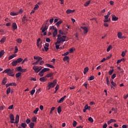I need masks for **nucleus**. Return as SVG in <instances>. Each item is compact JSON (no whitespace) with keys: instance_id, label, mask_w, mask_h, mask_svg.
<instances>
[{"instance_id":"f257e3e1","label":"nucleus","mask_w":128,"mask_h":128,"mask_svg":"<svg viewBox=\"0 0 128 128\" xmlns=\"http://www.w3.org/2000/svg\"><path fill=\"white\" fill-rule=\"evenodd\" d=\"M58 33L59 34H58L57 41L55 42V44H62V42H66V36H62V34H65L62 30H59Z\"/></svg>"},{"instance_id":"f03ea898","label":"nucleus","mask_w":128,"mask_h":128,"mask_svg":"<svg viewBox=\"0 0 128 128\" xmlns=\"http://www.w3.org/2000/svg\"><path fill=\"white\" fill-rule=\"evenodd\" d=\"M9 118L10 120H12L10 122L11 124H18V122H20V116H18V114L16 115L15 118V122H14V114H10L9 116Z\"/></svg>"},{"instance_id":"7ed1b4c3","label":"nucleus","mask_w":128,"mask_h":128,"mask_svg":"<svg viewBox=\"0 0 128 128\" xmlns=\"http://www.w3.org/2000/svg\"><path fill=\"white\" fill-rule=\"evenodd\" d=\"M14 69L7 68L5 70L2 72L3 74H8L9 76H14Z\"/></svg>"},{"instance_id":"20e7f679","label":"nucleus","mask_w":128,"mask_h":128,"mask_svg":"<svg viewBox=\"0 0 128 128\" xmlns=\"http://www.w3.org/2000/svg\"><path fill=\"white\" fill-rule=\"evenodd\" d=\"M57 82H58V80H54L52 82H48V84L47 85L48 88V90H50V88H54Z\"/></svg>"},{"instance_id":"39448f33","label":"nucleus","mask_w":128,"mask_h":128,"mask_svg":"<svg viewBox=\"0 0 128 128\" xmlns=\"http://www.w3.org/2000/svg\"><path fill=\"white\" fill-rule=\"evenodd\" d=\"M32 69L36 74H38V72L40 70H42V68H40V66H34L32 67Z\"/></svg>"},{"instance_id":"423d86ee","label":"nucleus","mask_w":128,"mask_h":128,"mask_svg":"<svg viewBox=\"0 0 128 128\" xmlns=\"http://www.w3.org/2000/svg\"><path fill=\"white\" fill-rule=\"evenodd\" d=\"M40 38H38L37 40V46H38V48H42V42L40 44Z\"/></svg>"},{"instance_id":"0eeeda50","label":"nucleus","mask_w":128,"mask_h":128,"mask_svg":"<svg viewBox=\"0 0 128 128\" xmlns=\"http://www.w3.org/2000/svg\"><path fill=\"white\" fill-rule=\"evenodd\" d=\"M80 28H82L84 30V34H86L88 32V28L86 26H80Z\"/></svg>"},{"instance_id":"6e6552de","label":"nucleus","mask_w":128,"mask_h":128,"mask_svg":"<svg viewBox=\"0 0 128 128\" xmlns=\"http://www.w3.org/2000/svg\"><path fill=\"white\" fill-rule=\"evenodd\" d=\"M18 86V84H16V82L9 83V84H6V88H8V86Z\"/></svg>"},{"instance_id":"1a4fd4ad","label":"nucleus","mask_w":128,"mask_h":128,"mask_svg":"<svg viewBox=\"0 0 128 128\" xmlns=\"http://www.w3.org/2000/svg\"><path fill=\"white\" fill-rule=\"evenodd\" d=\"M40 82H46L48 80V78H46V76L41 77L39 79Z\"/></svg>"},{"instance_id":"9d476101","label":"nucleus","mask_w":128,"mask_h":128,"mask_svg":"<svg viewBox=\"0 0 128 128\" xmlns=\"http://www.w3.org/2000/svg\"><path fill=\"white\" fill-rule=\"evenodd\" d=\"M34 60H37V62H40V60H42V58L40 56H34Z\"/></svg>"},{"instance_id":"9b49d317","label":"nucleus","mask_w":128,"mask_h":128,"mask_svg":"<svg viewBox=\"0 0 128 128\" xmlns=\"http://www.w3.org/2000/svg\"><path fill=\"white\" fill-rule=\"evenodd\" d=\"M66 98V96H64L63 97H62L59 101L58 102V104H62V102H64V98Z\"/></svg>"},{"instance_id":"f8f14e48","label":"nucleus","mask_w":128,"mask_h":128,"mask_svg":"<svg viewBox=\"0 0 128 128\" xmlns=\"http://www.w3.org/2000/svg\"><path fill=\"white\" fill-rule=\"evenodd\" d=\"M112 20H113L114 22H116V20H118V17H116V15L114 14H112Z\"/></svg>"},{"instance_id":"ddd939ff","label":"nucleus","mask_w":128,"mask_h":128,"mask_svg":"<svg viewBox=\"0 0 128 128\" xmlns=\"http://www.w3.org/2000/svg\"><path fill=\"white\" fill-rule=\"evenodd\" d=\"M63 60L64 62H70V56H65L64 58H63Z\"/></svg>"},{"instance_id":"4468645a","label":"nucleus","mask_w":128,"mask_h":128,"mask_svg":"<svg viewBox=\"0 0 128 128\" xmlns=\"http://www.w3.org/2000/svg\"><path fill=\"white\" fill-rule=\"evenodd\" d=\"M12 28L14 30L18 28V26H16V23L14 22L12 24Z\"/></svg>"},{"instance_id":"2eb2a0df","label":"nucleus","mask_w":128,"mask_h":128,"mask_svg":"<svg viewBox=\"0 0 128 128\" xmlns=\"http://www.w3.org/2000/svg\"><path fill=\"white\" fill-rule=\"evenodd\" d=\"M46 78H52V76H54V73L53 72H50L48 74H47L46 76H45Z\"/></svg>"},{"instance_id":"dca6fc26","label":"nucleus","mask_w":128,"mask_h":128,"mask_svg":"<svg viewBox=\"0 0 128 128\" xmlns=\"http://www.w3.org/2000/svg\"><path fill=\"white\" fill-rule=\"evenodd\" d=\"M122 32H118V38H124V37L122 36Z\"/></svg>"},{"instance_id":"f3484780","label":"nucleus","mask_w":128,"mask_h":128,"mask_svg":"<svg viewBox=\"0 0 128 128\" xmlns=\"http://www.w3.org/2000/svg\"><path fill=\"white\" fill-rule=\"evenodd\" d=\"M16 54H13L8 56V60H12V58H16Z\"/></svg>"},{"instance_id":"a211bd4d","label":"nucleus","mask_w":128,"mask_h":128,"mask_svg":"<svg viewBox=\"0 0 128 128\" xmlns=\"http://www.w3.org/2000/svg\"><path fill=\"white\" fill-rule=\"evenodd\" d=\"M18 62L16 60H14L13 62H12V66H18Z\"/></svg>"},{"instance_id":"6ab92c4d","label":"nucleus","mask_w":128,"mask_h":128,"mask_svg":"<svg viewBox=\"0 0 128 128\" xmlns=\"http://www.w3.org/2000/svg\"><path fill=\"white\" fill-rule=\"evenodd\" d=\"M6 84V78H4L2 80V84L4 86Z\"/></svg>"},{"instance_id":"aec40b11","label":"nucleus","mask_w":128,"mask_h":128,"mask_svg":"<svg viewBox=\"0 0 128 128\" xmlns=\"http://www.w3.org/2000/svg\"><path fill=\"white\" fill-rule=\"evenodd\" d=\"M54 31L53 32V37L56 38V34H58V29H55Z\"/></svg>"},{"instance_id":"412c9836","label":"nucleus","mask_w":128,"mask_h":128,"mask_svg":"<svg viewBox=\"0 0 128 128\" xmlns=\"http://www.w3.org/2000/svg\"><path fill=\"white\" fill-rule=\"evenodd\" d=\"M62 24V20H60L56 24V26L58 28V26H60Z\"/></svg>"},{"instance_id":"4be33fe9","label":"nucleus","mask_w":128,"mask_h":128,"mask_svg":"<svg viewBox=\"0 0 128 128\" xmlns=\"http://www.w3.org/2000/svg\"><path fill=\"white\" fill-rule=\"evenodd\" d=\"M46 66H48V68H54V66L50 64H46Z\"/></svg>"},{"instance_id":"5701e85b","label":"nucleus","mask_w":128,"mask_h":128,"mask_svg":"<svg viewBox=\"0 0 128 128\" xmlns=\"http://www.w3.org/2000/svg\"><path fill=\"white\" fill-rule=\"evenodd\" d=\"M6 37L4 36L3 38H2L0 40V42H1V44H4V42H6Z\"/></svg>"},{"instance_id":"b1692460","label":"nucleus","mask_w":128,"mask_h":128,"mask_svg":"<svg viewBox=\"0 0 128 128\" xmlns=\"http://www.w3.org/2000/svg\"><path fill=\"white\" fill-rule=\"evenodd\" d=\"M110 83L112 84V86H114V88H116V82H114V80H110Z\"/></svg>"},{"instance_id":"393cba45","label":"nucleus","mask_w":128,"mask_h":128,"mask_svg":"<svg viewBox=\"0 0 128 128\" xmlns=\"http://www.w3.org/2000/svg\"><path fill=\"white\" fill-rule=\"evenodd\" d=\"M126 50H125V51H122V53L121 54L122 56V58H124V56H126Z\"/></svg>"},{"instance_id":"a878e982","label":"nucleus","mask_w":128,"mask_h":128,"mask_svg":"<svg viewBox=\"0 0 128 128\" xmlns=\"http://www.w3.org/2000/svg\"><path fill=\"white\" fill-rule=\"evenodd\" d=\"M10 15L12 16H18V12H12L10 13Z\"/></svg>"},{"instance_id":"bb28decb","label":"nucleus","mask_w":128,"mask_h":128,"mask_svg":"<svg viewBox=\"0 0 128 128\" xmlns=\"http://www.w3.org/2000/svg\"><path fill=\"white\" fill-rule=\"evenodd\" d=\"M22 60H23L22 58H20L16 60V62H17L18 64H20V62H22Z\"/></svg>"},{"instance_id":"cd10ccee","label":"nucleus","mask_w":128,"mask_h":128,"mask_svg":"<svg viewBox=\"0 0 128 128\" xmlns=\"http://www.w3.org/2000/svg\"><path fill=\"white\" fill-rule=\"evenodd\" d=\"M57 112L58 114H60L62 112V107L59 106L57 108Z\"/></svg>"},{"instance_id":"c85d7f7f","label":"nucleus","mask_w":128,"mask_h":128,"mask_svg":"<svg viewBox=\"0 0 128 128\" xmlns=\"http://www.w3.org/2000/svg\"><path fill=\"white\" fill-rule=\"evenodd\" d=\"M42 70V71L44 74V72H48V70H50V68H44Z\"/></svg>"},{"instance_id":"c756f323","label":"nucleus","mask_w":128,"mask_h":128,"mask_svg":"<svg viewBox=\"0 0 128 128\" xmlns=\"http://www.w3.org/2000/svg\"><path fill=\"white\" fill-rule=\"evenodd\" d=\"M88 72V67H86L84 68V74H86Z\"/></svg>"},{"instance_id":"7c9ffc66","label":"nucleus","mask_w":128,"mask_h":128,"mask_svg":"<svg viewBox=\"0 0 128 128\" xmlns=\"http://www.w3.org/2000/svg\"><path fill=\"white\" fill-rule=\"evenodd\" d=\"M39 8H40V6L38 4H36L35 5V6L34 8V10H38Z\"/></svg>"},{"instance_id":"2f4dec72","label":"nucleus","mask_w":128,"mask_h":128,"mask_svg":"<svg viewBox=\"0 0 128 128\" xmlns=\"http://www.w3.org/2000/svg\"><path fill=\"white\" fill-rule=\"evenodd\" d=\"M26 20H28V19H26V16H24L22 18V22H24Z\"/></svg>"},{"instance_id":"473e14b6","label":"nucleus","mask_w":128,"mask_h":128,"mask_svg":"<svg viewBox=\"0 0 128 128\" xmlns=\"http://www.w3.org/2000/svg\"><path fill=\"white\" fill-rule=\"evenodd\" d=\"M90 4V0H88L86 2V3L84 4V6H88Z\"/></svg>"},{"instance_id":"72a5a7b5","label":"nucleus","mask_w":128,"mask_h":128,"mask_svg":"<svg viewBox=\"0 0 128 128\" xmlns=\"http://www.w3.org/2000/svg\"><path fill=\"white\" fill-rule=\"evenodd\" d=\"M4 50H2L0 52V58H2V56H4Z\"/></svg>"},{"instance_id":"f704fd0d","label":"nucleus","mask_w":128,"mask_h":128,"mask_svg":"<svg viewBox=\"0 0 128 128\" xmlns=\"http://www.w3.org/2000/svg\"><path fill=\"white\" fill-rule=\"evenodd\" d=\"M36 117L34 116L32 118V122H36Z\"/></svg>"},{"instance_id":"c9c22d12","label":"nucleus","mask_w":128,"mask_h":128,"mask_svg":"<svg viewBox=\"0 0 128 128\" xmlns=\"http://www.w3.org/2000/svg\"><path fill=\"white\" fill-rule=\"evenodd\" d=\"M20 76H22V72H18L16 74V78H20Z\"/></svg>"},{"instance_id":"e433bc0d","label":"nucleus","mask_w":128,"mask_h":128,"mask_svg":"<svg viewBox=\"0 0 128 128\" xmlns=\"http://www.w3.org/2000/svg\"><path fill=\"white\" fill-rule=\"evenodd\" d=\"M10 87H8L6 90V94H10Z\"/></svg>"},{"instance_id":"4c0bfd02","label":"nucleus","mask_w":128,"mask_h":128,"mask_svg":"<svg viewBox=\"0 0 128 128\" xmlns=\"http://www.w3.org/2000/svg\"><path fill=\"white\" fill-rule=\"evenodd\" d=\"M40 109L38 108H36V110L34 111V114H38V110Z\"/></svg>"},{"instance_id":"58836bf2","label":"nucleus","mask_w":128,"mask_h":128,"mask_svg":"<svg viewBox=\"0 0 128 128\" xmlns=\"http://www.w3.org/2000/svg\"><path fill=\"white\" fill-rule=\"evenodd\" d=\"M30 128H34V123L30 122Z\"/></svg>"},{"instance_id":"ea45409f","label":"nucleus","mask_w":128,"mask_h":128,"mask_svg":"<svg viewBox=\"0 0 128 128\" xmlns=\"http://www.w3.org/2000/svg\"><path fill=\"white\" fill-rule=\"evenodd\" d=\"M106 82L107 86H110V80H108V76L106 78Z\"/></svg>"},{"instance_id":"a19ab883","label":"nucleus","mask_w":128,"mask_h":128,"mask_svg":"<svg viewBox=\"0 0 128 128\" xmlns=\"http://www.w3.org/2000/svg\"><path fill=\"white\" fill-rule=\"evenodd\" d=\"M112 48V45H110L107 48V50H106L107 52H110V50Z\"/></svg>"},{"instance_id":"79ce46f5","label":"nucleus","mask_w":128,"mask_h":128,"mask_svg":"<svg viewBox=\"0 0 128 128\" xmlns=\"http://www.w3.org/2000/svg\"><path fill=\"white\" fill-rule=\"evenodd\" d=\"M114 69L110 70L108 72V74H110V76H112V72H114Z\"/></svg>"},{"instance_id":"37998d69","label":"nucleus","mask_w":128,"mask_h":128,"mask_svg":"<svg viewBox=\"0 0 128 128\" xmlns=\"http://www.w3.org/2000/svg\"><path fill=\"white\" fill-rule=\"evenodd\" d=\"M44 73L42 70L38 73V76H44Z\"/></svg>"},{"instance_id":"c03bdc74","label":"nucleus","mask_w":128,"mask_h":128,"mask_svg":"<svg viewBox=\"0 0 128 128\" xmlns=\"http://www.w3.org/2000/svg\"><path fill=\"white\" fill-rule=\"evenodd\" d=\"M16 68L18 72H22V66H19L18 67H16Z\"/></svg>"},{"instance_id":"a18cd8bd","label":"nucleus","mask_w":128,"mask_h":128,"mask_svg":"<svg viewBox=\"0 0 128 128\" xmlns=\"http://www.w3.org/2000/svg\"><path fill=\"white\" fill-rule=\"evenodd\" d=\"M34 92H36V90L33 89L30 91V94L32 96H34Z\"/></svg>"},{"instance_id":"49530a36","label":"nucleus","mask_w":128,"mask_h":128,"mask_svg":"<svg viewBox=\"0 0 128 128\" xmlns=\"http://www.w3.org/2000/svg\"><path fill=\"white\" fill-rule=\"evenodd\" d=\"M46 30H48V27H46V25L44 26V28L42 30V32H46Z\"/></svg>"},{"instance_id":"de8ad7c7","label":"nucleus","mask_w":128,"mask_h":128,"mask_svg":"<svg viewBox=\"0 0 128 128\" xmlns=\"http://www.w3.org/2000/svg\"><path fill=\"white\" fill-rule=\"evenodd\" d=\"M16 42H18V44H22V40L20 38H18L16 40Z\"/></svg>"},{"instance_id":"09e8293b","label":"nucleus","mask_w":128,"mask_h":128,"mask_svg":"<svg viewBox=\"0 0 128 128\" xmlns=\"http://www.w3.org/2000/svg\"><path fill=\"white\" fill-rule=\"evenodd\" d=\"M22 12H24V10H22V9H20L19 10L18 12H17V13H18V14H22Z\"/></svg>"},{"instance_id":"8fccbe9b","label":"nucleus","mask_w":128,"mask_h":128,"mask_svg":"<svg viewBox=\"0 0 128 128\" xmlns=\"http://www.w3.org/2000/svg\"><path fill=\"white\" fill-rule=\"evenodd\" d=\"M76 120H74L73 122V124H72V126L74 127V128H76Z\"/></svg>"},{"instance_id":"3c124183","label":"nucleus","mask_w":128,"mask_h":128,"mask_svg":"<svg viewBox=\"0 0 128 128\" xmlns=\"http://www.w3.org/2000/svg\"><path fill=\"white\" fill-rule=\"evenodd\" d=\"M15 50H14V54H16L18 52V46H16L14 47Z\"/></svg>"},{"instance_id":"603ef678","label":"nucleus","mask_w":128,"mask_h":128,"mask_svg":"<svg viewBox=\"0 0 128 128\" xmlns=\"http://www.w3.org/2000/svg\"><path fill=\"white\" fill-rule=\"evenodd\" d=\"M21 126H22V128H26V124L22 123Z\"/></svg>"},{"instance_id":"864d4df0","label":"nucleus","mask_w":128,"mask_h":128,"mask_svg":"<svg viewBox=\"0 0 128 128\" xmlns=\"http://www.w3.org/2000/svg\"><path fill=\"white\" fill-rule=\"evenodd\" d=\"M94 80V76H92L89 78V80Z\"/></svg>"},{"instance_id":"5fc2aeb1","label":"nucleus","mask_w":128,"mask_h":128,"mask_svg":"<svg viewBox=\"0 0 128 128\" xmlns=\"http://www.w3.org/2000/svg\"><path fill=\"white\" fill-rule=\"evenodd\" d=\"M26 124H30V118H28L26 119Z\"/></svg>"},{"instance_id":"6e6d98bb","label":"nucleus","mask_w":128,"mask_h":128,"mask_svg":"<svg viewBox=\"0 0 128 128\" xmlns=\"http://www.w3.org/2000/svg\"><path fill=\"white\" fill-rule=\"evenodd\" d=\"M88 120L89 122H94V119H92V117H90V118H88Z\"/></svg>"},{"instance_id":"4d7b16f0","label":"nucleus","mask_w":128,"mask_h":128,"mask_svg":"<svg viewBox=\"0 0 128 128\" xmlns=\"http://www.w3.org/2000/svg\"><path fill=\"white\" fill-rule=\"evenodd\" d=\"M112 110H114L115 114H116L118 112V108L114 109V108H112Z\"/></svg>"},{"instance_id":"13d9d810","label":"nucleus","mask_w":128,"mask_h":128,"mask_svg":"<svg viewBox=\"0 0 128 128\" xmlns=\"http://www.w3.org/2000/svg\"><path fill=\"white\" fill-rule=\"evenodd\" d=\"M28 58H25L24 60H22V64H24L25 62H28Z\"/></svg>"},{"instance_id":"bf43d9fd","label":"nucleus","mask_w":128,"mask_h":128,"mask_svg":"<svg viewBox=\"0 0 128 128\" xmlns=\"http://www.w3.org/2000/svg\"><path fill=\"white\" fill-rule=\"evenodd\" d=\"M116 76V74H114L112 76V80H114Z\"/></svg>"},{"instance_id":"052dcab7","label":"nucleus","mask_w":128,"mask_h":128,"mask_svg":"<svg viewBox=\"0 0 128 128\" xmlns=\"http://www.w3.org/2000/svg\"><path fill=\"white\" fill-rule=\"evenodd\" d=\"M44 64V60H40L39 62V64L40 66H42V64Z\"/></svg>"},{"instance_id":"680f3d73","label":"nucleus","mask_w":128,"mask_h":128,"mask_svg":"<svg viewBox=\"0 0 128 128\" xmlns=\"http://www.w3.org/2000/svg\"><path fill=\"white\" fill-rule=\"evenodd\" d=\"M110 22V18H108L107 20H104V22Z\"/></svg>"},{"instance_id":"e2e57ef3","label":"nucleus","mask_w":128,"mask_h":128,"mask_svg":"<svg viewBox=\"0 0 128 128\" xmlns=\"http://www.w3.org/2000/svg\"><path fill=\"white\" fill-rule=\"evenodd\" d=\"M68 54H70V52H66L63 54H62V56H68Z\"/></svg>"},{"instance_id":"0e129e2a","label":"nucleus","mask_w":128,"mask_h":128,"mask_svg":"<svg viewBox=\"0 0 128 128\" xmlns=\"http://www.w3.org/2000/svg\"><path fill=\"white\" fill-rule=\"evenodd\" d=\"M88 82H85V83L83 84V86H84L86 88L87 90L88 89Z\"/></svg>"},{"instance_id":"69168bd1","label":"nucleus","mask_w":128,"mask_h":128,"mask_svg":"<svg viewBox=\"0 0 128 128\" xmlns=\"http://www.w3.org/2000/svg\"><path fill=\"white\" fill-rule=\"evenodd\" d=\"M28 70L26 68L22 69L21 72H26Z\"/></svg>"},{"instance_id":"338daca9","label":"nucleus","mask_w":128,"mask_h":128,"mask_svg":"<svg viewBox=\"0 0 128 128\" xmlns=\"http://www.w3.org/2000/svg\"><path fill=\"white\" fill-rule=\"evenodd\" d=\"M14 108V106L12 104L8 106V110H12Z\"/></svg>"},{"instance_id":"774afa93","label":"nucleus","mask_w":128,"mask_h":128,"mask_svg":"<svg viewBox=\"0 0 128 128\" xmlns=\"http://www.w3.org/2000/svg\"><path fill=\"white\" fill-rule=\"evenodd\" d=\"M108 128V124H106V123H105L103 126H102V128Z\"/></svg>"}]
</instances>
